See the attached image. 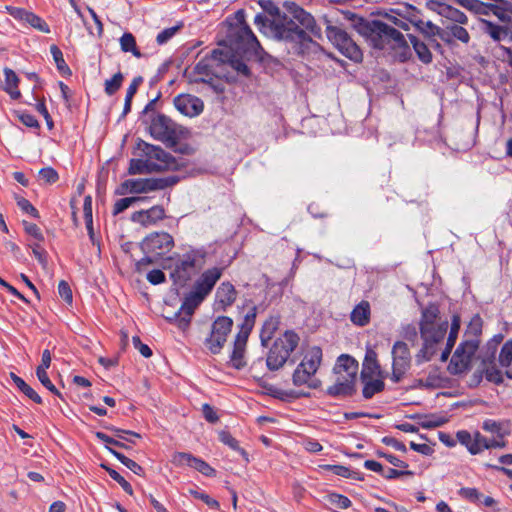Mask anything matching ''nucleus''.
Returning a JSON list of instances; mask_svg holds the SVG:
<instances>
[{
    "mask_svg": "<svg viewBox=\"0 0 512 512\" xmlns=\"http://www.w3.org/2000/svg\"><path fill=\"white\" fill-rule=\"evenodd\" d=\"M456 438L472 455H477L489 449L488 438L479 431L472 434L467 430H460L456 433Z\"/></svg>",
    "mask_w": 512,
    "mask_h": 512,
    "instance_id": "aec40b11",
    "label": "nucleus"
},
{
    "mask_svg": "<svg viewBox=\"0 0 512 512\" xmlns=\"http://www.w3.org/2000/svg\"><path fill=\"white\" fill-rule=\"evenodd\" d=\"M223 274V268L213 267L204 271L198 280L195 282L193 290L199 296L205 298L214 288L217 281Z\"/></svg>",
    "mask_w": 512,
    "mask_h": 512,
    "instance_id": "4be33fe9",
    "label": "nucleus"
},
{
    "mask_svg": "<svg viewBox=\"0 0 512 512\" xmlns=\"http://www.w3.org/2000/svg\"><path fill=\"white\" fill-rule=\"evenodd\" d=\"M58 294L68 305L73 303V294L70 285L65 280H61L58 284Z\"/></svg>",
    "mask_w": 512,
    "mask_h": 512,
    "instance_id": "e2e57ef3",
    "label": "nucleus"
},
{
    "mask_svg": "<svg viewBox=\"0 0 512 512\" xmlns=\"http://www.w3.org/2000/svg\"><path fill=\"white\" fill-rule=\"evenodd\" d=\"M182 26V24H179L173 27L165 28L160 33H158L156 42L159 45L167 43L182 28Z\"/></svg>",
    "mask_w": 512,
    "mask_h": 512,
    "instance_id": "680f3d73",
    "label": "nucleus"
},
{
    "mask_svg": "<svg viewBox=\"0 0 512 512\" xmlns=\"http://www.w3.org/2000/svg\"><path fill=\"white\" fill-rule=\"evenodd\" d=\"M149 133L167 147L176 146L183 136V129L171 118L164 114H154L149 123Z\"/></svg>",
    "mask_w": 512,
    "mask_h": 512,
    "instance_id": "423d86ee",
    "label": "nucleus"
},
{
    "mask_svg": "<svg viewBox=\"0 0 512 512\" xmlns=\"http://www.w3.org/2000/svg\"><path fill=\"white\" fill-rule=\"evenodd\" d=\"M238 292L234 285L228 281L222 282L216 290V304L218 308L226 310L237 299Z\"/></svg>",
    "mask_w": 512,
    "mask_h": 512,
    "instance_id": "b1692460",
    "label": "nucleus"
},
{
    "mask_svg": "<svg viewBox=\"0 0 512 512\" xmlns=\"http://www.w3.org/2000/svg\"><path fill=\"white\" fill-rule=\"evenodd\" d=\"M38 175L39 179L46 184H54L59 179L58 172L52 167H45L40 169Z\"/></svg>",
    "mask_w": 512,
    "mask_h": 512,
    "instance_id": "052dcab7",
    "label": "nucleus"
},
{
    "mask_svg": "<svg viewBox=\"0 0 512 512\" xmlns=\"http://www.w3.org/2000/svg\"><path fill=\"white\" fill-rule=\"evenodd\" d=\"M354 27L372 48L385 51L400 62L410 58V47L404 35L395 27L381 20L364 18H359Z\"/></svg>",
    "mask_w": 512,
    "mask_h": 512,
    "instance_id": "f03ea898",
    "label": "nucleus"
},
{
    "mask_svg": "<svg viewBox=\"0 0 512 512\" xmlns=\"http://www.w3.org/2000/svg\"><path fill=\"white\" fill-rule=\"evenodd\" d=\"M166 217L165 209L161 205H155L147 210L136 211L131 220L141 226L148 227L157 224Z\"/></svg>",
    "mask_w": 512,
    "mask_h": 512,
    "instance_id": "5701e85b",
    "label": "nucleus"
},
{
    "mask_svg": "<svg viewBox=\"0 0 512 512\" xmlns=\"http://www.w3.org/2000/svg\"><path fill=\"white\" fill-rule=\"evenodd\" d=\"M327 38L337 50L354 62H361L363 53L351 36L338 26H328L326 29Z\"/></svg>",
    "mask_w": 512,
    "mask_h": 512,
    "instance_id": "9b49d317",
    "label": "nucleus"
},
{
    "mask_svg": "<svg viewBox=\"0 0 512 512\" xmlns=\"http://www.w3.org/2000/svg\"><path fill=\"white\" fill-rule=\"evenodd\" d=\"M364 383L362 394L365 399H371L375 394L384 390L385 383L382 379L367 378Z\"/></svg>",
    "mask_w": 512,
    "mask_h": 512,
    "instance_id": "4c0bfd02",
    "label": "nucleus"
},
{
    "mask_svg": "<svg viewBox=\"0 0 512 512\" xmlns=\"http://www.w3.org/2000/svg\"><path fill=\"white\" fill-rule=\"evenodd\" d=\"M473 330L471 337L465 334L466 338L458 345L449 364L451 374H461L470 369L472 359L479 348L481 334V320L478 317L470 323Z\"/></svg>",
    "mask_w": 512,
    "mask_h": 512,
    "instance_id": "7ed1b4c3",
    "label": "nucleus"
},
{
    "mask_svg": "<svg viewBox=\"0 0 512 512\" xmlns=\"http://www.w3.org/2000/svg\"><path fill=\"white\" fill-rule=\"evenodd\" d=\"M459 494L463 498H465L473 503H478L482 499V494L476 488H469V487L461 488L459 491Z\"/></svg>",
    "mask_w": 512,
    "mask_h": 512,
    "instance_id": "0e129e2a",
    "label": "nucleus"
},
{
    "mask_svg": "<svg viewBox=\"0 0 512 512\" xmlns=\"http://www.w3.org/2000/svg\"><path fill=\"white\" fill-rule=\"evenodd\" d=\"M392 377L391 379L398 383L410 367L411 355L408 345L403 341H397L392 348Z\"/></svg>",
    "mask_w": 512,
    "mask_h": 512,
    "instance_id": "f3484780",
    "label": "nucleus"
},
{
    "mask_svg": "<svg viewBox=\"0 0 512 512\" xmlns=\"http://www.w3.org/2000/svg\"><path fill=\"white\" fill-rule=\"evenodd\" d=\"M327 499L329 501V503H331L332 505H335L336 507L340 508V509H347L351 506L352 502L351 500L342 495V494H338V493H331L327 496Z\"/></svg>",
    "mask_w": 512,
    "mask_h": 512,
    "instance_id": "bf43d9fd",
    "label": "nucleus"
},
{
    "mask_svg": "<svg viewBox=\"0 0 512 512\" xmlns=\"http://www.w3.org/2000/svg\"><path fill=\"white\" fill-rule=\"evenodd\" d=\"M137 148L141 151V157H144L148 162H152V164L159 166L157 167L156 172L179 169V164L176 159L160 146L152 145L140 140L137 144Z\"/></svg>",
    "mask_w": 512,
    "mask_h": 512,
    "instance_id": "f8f14e48",
    "label": "nucleus"
},
{
    "mask_svg": "<svg viewBox=\"0 0 512 512\" xmlns=\"http://www.w3.org/2000/svg\"><path fill=\"white\" fill-rule=\"evenodd\" d=\"M408 37L419 60L425 64L431 63L432 53L427 45L412 34H409Z\"/></svg>",
    "mask_w": 512,
    "mask_h": 512,
    "instance_id": "e433bc0d",
    "label": "nucleus"
},
{
    "mask_svg": "<svg viewBox=\"0 0 512 512\" xmlns=\"http://www.w3.org/2000/svg\"><path fill=\"white\" fill-rule=\"evenodd\" d=\"M322 349L319 346H312L304 355L302 361L297 365L292 375L295 386L308 385L316 388V384L310 383L312 377L317 373L322 362Z\"/></svg>",
    "mask_w": 512,
    "mask_h": 512,
    "instance_id": "6e6552de",
    "label": "nucleus"
},
{
    "mask_svg": "<svg viewBox=\"0 0 512 512\" xmlns=\"http://www.w3.org/2000/svg\"><path fill=\"white\" fill-rule=\"evenodd\" d=\"M124 76L121 72H117L111 79L105 81V93L109 96L114 95L121 87Z\"/></svg>",
    "mask_w": 512,
    "mask_h": 512,
    "instance_id": "3c124183",
    "label": "nucleus"
},
{
    "mask_svg": "<svg viewBox=\"0 0 512 512\" xmlns=\"http://www.w3.org/2000/svg\"><path fill=\"white\" fill-rule=\"evenodd\" d=\"M172 463L179 467H182V466L192 467L207 477H213L216 475V470L213 467H211L204 460L197 458L190 453H186V452L174 453L172 456Z\"/></svg>",
    "mask_w": 512,
    "mask_h": 512,
    "instance_id": "a211bd4d",
    "label": "nucleus"
},
{
    "mask_svg": "<svg viewBox=\"0 0 512 512\" xmlns=\"http://www.w3.org/2000/svg\"><path fill=\"white\" fill-rule=\"evenodd\" d=\"M356 392V387H352L349 383L334 381L332 385L327 387L326 394L334 398L350 397Z\"/></svg>",
    "mask_w": 512,
    "mask_h": 512,
    "instance_id": "72a5a7b5",
    "label": "nucleus"
},
{
    "mask_svg": "<svg viewBox=\"0 0 512 512\" xmlns=\"http://www.w3.org/2000/svg\"><path fill=\"white\" fill-rule=\"evenodd\" d=\"M101 467L107 471L109 476L113 480H115L126 493H128L129 495L133 494V488L130 485V483L126 481L125 478L121 476L116 470H114L113 468L109 467L106 464H101Z\"/></svg>",
    "mask_w": 512,
    "mask_h": 512,
    "instance_id": "09e8293b",
    "label": "nucleus"
},
{
    "mask_svg": "<svg viewBox=\"0 0 512 512\" xmlns=\"http://www.w3.org/2000/svg\"><path fill=\"white\" fill-rule=\"evenodd\" d=\"M233 70H235L238 74L249 77L250 69L247 64L240 58L233 57L228 60L227 63Z\"/></svg>",
    "mask_w": 512,
    "mask_h": 512,
    "instance_id": "13d9d810",
    "label": "nucleus"
},
{
    "mask_svg": "<svg viewBox=\"0 0 512 512\" xmlns=\"http://www.w3.org/2000/svg\"><path fill=\"white\" fill-rule=\"evenodd\" d=\"M202 413L205 420L209 423H216L219 420L217 412L208 403L202 405Z\"/></svg>",
    "mask_w": 512,
    "mask_h": 512,
    "instance_id": "774afa93",
    "label": "nucleus"
},
{
    "mask_svg": "<svg viewBox=\"0 0 512 512\" xmlns=\"http://www.w3.org/2000/svg\"><path fill=\"white\" fill-rule=\"evenodd\" d=\"M50 52L52 54L53 60L59 72H61L62 74L70 75L71 70L64 60V56L61 49L57 45H52L50 47Z\"/></svg>",
    "mask_w": 512,
    "mask_h": 512,
    "instance_id": "c03bdc74",
    "label": "nucleus"
},
{
    "mask_svg": "<svg viewBox=\"0 0 512 512\" xmlns=\"http://www.w3.org/2000/svg\"><path fill=\"white\" fill-rule=\"evenodd\" d=\"M222 55V51L213 50L210 58H203L195 65L194 73L200 76V78L197 79V81L206 82V77L216 75L211 62L215 60L224 61L221 58Z\"/></svg>",
    "mask_w": 512,
    "mask_h": 512,
    "instance_id": "393cba45",
    "label": "nucleus"
},
{
    "mask_svg": "<svg viewBox=\"0 0 512 512\" xmlns=\"http://www.w3.org/2000/svg\"><path fill=\"white\" fill-rule=\"evenodd\" d=\"M261 7L276 18L270 22L274 37L291 45L297 55L316 54L321 46L313 39H321L322 31L315 18L295 3L288 6L289 15H281L279 7L272 1L260 2Z\"/></svg>",
    "mask_w": 512,
    "mask_h": 512,
    "instance_id": "f257e3e1",
    "label": "nucleus"
},
{
    "mask_svg": "<svg viewBox=\"0 0 512 512\" xmlns=\"http://www.w3.org/2000/svg\"><path fill=\"white\" fill-rule=\"evenodd\" d=\"M498 362L501 367L511 369V363H512V340L506 341L500 350Z\"/></svg>",
    "mask_w": 512,
    "mask_h": 512,
    "instance_id": "49530a36",
    "label": "nucleus"
},
{
    "mask_svg": "<svg viewBox=\"0 0 512 512\" xmlns=\"http://www.w3.org/2000/svg\"><path fill=\"white\" fill-rule=\"evenodd\" d=\"M419 418H423L424 420L420 422L422 428L431 429L442 426L446 423V419L443 417H438L435 415H425L418 416Z\"/></svg>",
    "mask_w": 512,
    "mask_h": 512,
    "instance_id": "6e6d98bb",
    "label": "nucleus"
},
{
    "mask_svg": "<svg viewBox=\"0 0 512 512\" xmlns=\"http://www.w3.org/2000/svg\"><path fill=\"white\" fill-rule=\"evenodd\" d=\"M202 296H199L194 290L187 295L180 307V309L174 313L172 317H166L170 322L175 323L179 329L185 331L191 322V317L197 308V306L204 300Z\"/></svg>",
    "mask_w": 512,
    "mask_h": 512,
    "instance_id": "2eb2a0df",
    "label": "nucleus"
},
{
    "mask_svg": "<svg viewBox=\"0 0 512 512\" xmlns=\"http://www.w3.org/2000/svg\"><path fill=\"white\" fill-rule=\"evenodd\" d=\"M120 46L123 52H131L135 57H141V52L137 49L133 34L129 32L124 33L120 38Z\"/></svg>",
    "mask_w": 512,
    "mask_h": 512,
    "instance_id": "79ce46f5",
    "label": "nucleus"
},
{
    "mask_svg": "<svg viewBox=\"0 0 512 512\" xmlns=\"http://www.w3.org/2000/svg\"><path fill=\"white\" fill-rule=\"evenodd\" d=\"M448 329V322L444 321L436 326L420 330L423 345L416 355L417 363L430 361L437 352V345L443 341Z\"/></svg>",
    "mask_w": 512,
    "mask_h": 512,
    "instance_id": "9d476101",
    "label": "nucleus"
},
{
    "mask_svg": "<svg viewBox=\"0 0 512 512\" xmlns=\"http://www.w3.org/2000/svg\"><path fill=\"white\" fill-rule=\"evenodd\" d=\"M238 39L245 43L247 50L256 51L260 48V43L257 37L247 24L240 27L238 31Z\"/></svg>",
    "mask_w": 512,
    "mask_h": 512,
    "instance_id": "f704fd0d",
    "label": "nucleus"
},
{
    "mask_svg": "<svg viewBox=\"0 0 512 512\" xmlns=\"http://www.w3.org/2000/svg\"><path fill=\"white\" fill-rule=\"evenodd\" d=\"M381 369L377 360V353L369 348L366 351L364 360H363V368L361 371V379L365 380L367 378H372L374 376H380Z\"/></svg>",
    "mask_w": 512,
    "mask_h": 512,
    "instance_id": "bb28decb",
    "label": "nucleus"
},
{
    "mask_svg": "<svg viewBox=\"0 0 512 512\" xmlns=\"http://www.w3.org/2000/svg\"><path fill=\"white\" fill-rule=\"evenodd\" d=\"M350 320L358 326H365L370 321V304L368 301H361L354 307L350 314Z\"/></svg>",
    "mask_w": 512,
    "mask_h": 512,
    "instance_id": "c756f323",
    "label": "nucleus"
},
{
    "mask_svg": "<svg viewBox=\"0 0 512 512\" xmlns=\"http://www.w3.org/2000/svg\"><path fill=\"white\" fill-rule=\"evenodd\" d=\"M460 324H461L460 316L453 315L449 335L447 338V343H448V346H450V347H454V345H455V342L457 340L458 333L460 330Z\"/></svg>",
    "mask_w": 512,
    "mask_h": 512,
    "instance_id": "4d7b16f0",
    "label": "nucleus"
},
{
    "mask_svg": "<svg viewBox=\"0 0 512 512\" xmlns=\"http://www.w3.org/2000/svg\"><path fill=\"white\" fill-rule=\"evenodd\" d=\"M489 15L495 16L501 24L510 26L512 23V3L506 0H500L494 4L491 3Z\"/></svg>",
    "mask_w": 512,
    "mask_h": 512,
    "instance_id": "cd10ccee",
    "label": "nucleus"
},
{
    "mask_svg": "<svg viewBox=\"0 0 512 512\" xmlns=\"http://www.w3.org/2000/svg\"><path fill=\"white\" fill-rule=\"evenodd\" d=\"M5 76V91L10 94L13 99L20 97V91L18 90L19 78L17 74L10 68H4Z\"/></svg>",
    "mask_w": 512,
    "mask_h": 512,
    "instance_id": "c9c22d12",
    "label": "nucleus"
},
{
    "mask_svg": "<svg viewBox=\"0 0 512 512\" xmlns=\"http://www.w3.org/2000/svg\"><path fill=\"white\" fill-rule=\"evenodd\" d=\"M480 29L488 35L494 42L507 41L512 42V27L505 24H499L490 19L480 18Z\"/></svg>",
    "mask_w": 512,
    "mask_h": 512,
    "instance_id": "6ab92c4d",
    "label": "nucleus"
},
{
    "mask_svg": "<svg viewBox=\"0 0 512 512\" xmlns=\"http://www.w3.org/2000/svg\"><path fill=\"white\" fill-rule=\"evenodd\" d=\"M497 343L493 344V351L491 353L490 358H486L482 360L483 365V373L487 381L494 383L496 385H500L503 383V375L500 369H498L494 363V355L496 351Z\"/></svg>",
    "mask_w": 512,
    "mask_h": 512,
    "instance_id": "a878e982",
    "label": "nucleus"
},
{
    "mask_svg": "<svg viewBox=\"0 0 512 512\" xmlns=\"http://www.w3.org/2000/svg\"><path fill=\"white\" fill-rule=\"evenodd\" d=\"M417 29L427 36L439 35L442 40L448 41L444 34L440 33V28L433 24L431 21L419 20L415 23Z\"/></svg>",
    "mask_w": 512,
    "mask_h": 512,
    "instance_id": "a18cd8bd",
    "label": "nucleus"
},
{
    "mask_svg": "<svg viewBox=\"0 0 512 512\" xmlns=\"http://www.w3.org/2000/svg\"><path fill=\"white\" fill-rule=\"evenodd\" d=\"M157 167L158 166L152 164V162H148V160L144 157L133 158L129 162L128 174L137 175L153 173L157 171Z\"/></svg>",
    "mask_w": 512,
    "mask_h": 512,
    "instance_id": "7c9ffc66",
    "label": "nucleus"
},
{
    "mask_svg": "<svg viewBox=\"0 0 512 512\" xmlns=\"http://www.w3.org/2000/svg\"><path fill=\"white\" fill-rule=\"evenodd\" d=\"M442 16L453 21V24H466L468 22L467 16L462 11L450 5L444 8Z\"/></svg>",
    "mask_w": 512,
    "mask_h": 512,
    "instance_id": "8fccbe9b",
    "label": "nucleus"
},
{
    "mask_svg": "<svg viewBox=\"0 0 512 512\" xmlns=\"http://www.w3.org/2000/svg\"><path fill=\"white\" fill-rule=\"evenodd\" d=\"M278 325L279 320L274 317H271L264 322L260 332V340L262 346H268V342L272 339L274 333L278 329Z\"/></svg>",
    "mask_w": 512,
    "mask_h": 512,
    "instance_id": "58836bf2",
    "label": "nucleus"
},
{
    "mask_svg": "<svg viewBox=\"0 0 512 512\" xmlns=\"http://www.w3.org/2000/svg\"><path fill=\"white\" fill-rule=\"evenodd\" d=\"M36 375L40 383L51 393L56 395L57 397L63 399L61 392L55 387V385L51 382L47 371H36Z\"/></svg>",
    "mask_w": 512,
    "mask_h": 512,
    "instance_id": "5fc2aeb1",
    "label": "nucleus"
},
{
    "mask_svg": "<svg viewBox=\"0 0 512 512\" xmlns=\"http://www.w3.org/2000/svg\"><path fill=\"white\" fill-rule=\"evenodd\" d=\"M144 197H125L118 199L113 207V215H118L129 208L133 203L143 201Z\"/></svg>",
    "mask_w": 512,
    "mask_h": 512,
    "instance_id": "864d4df0",
    "label": "nucleus"
},
{
    "mask_svg": "<svg viewBox=\"0 0 512 512\" xmlns=\"http://www.w3.org/2000/svg\"><path fill=\"white\" fill-rule=\"evenodd\" d=\"M204 258L205 252L202 250L190 249L184 253L176 260L170 273L173 283L180 287L185 286L201 270Z\"/></svg>",
    "mask_w": 512,
    "mask_h": 512,
    "instance_id": "20e7f679",
    "label": "nucleus"
},
{
    "mask_svg": "<svg viewBox=\"0 0 512 512\" xmlns=\"http://www.w3.org/2000/svg\"><path fill=\"white\" fill-rule=\"evenodd\" d=\"M219 440L229 446L231 449L239 452L243 458L248 461L247 452L239 446V442L230 434V432L222 430L219 432Z\"/></svg>",
    "mask_w": 512,
    "mask_h": 512,
    "instance_id": "37998d69",
    "label": "nucleus"
},
{
    "mask_svg": "<svg viewBox=\"0 0 512 512\" xmlns=\"http://www.w3.org/2000/svg\"><path fill=\"white\" fill-rule=\"evenodd\" d=\"M25 23L29 24L31 27L39 30L43 33H50L49 25L38 15L29 11L27 18H25Z\"/></svg>",
    "mask_w": 512,
    "mask_h": 512,
    "instance_id": "603ef678",
    "label": "nucleus"
},
{
    "mask_svg": "<svg viewBox=\"0 0 512 512\" xmlns=\"http://www.w3.org/2000/svg\"><path fill=\"white\" fill-rule=\"evenodd\" d=\"M175 108L183 115L196 117L203 112V101L191 94H180L173 100Z\"/></svg>",
    "mask_w": 512,
    "mask_h": 512,
    "instance_id": "412c9836",
    "label": "nucleus"
},
{
    "mask_svg": "<svg viewBox=\"0 0 512 512\" xmlns=\"http://www.w3.org/2000/svg\"><path fill=\"white\" fill-rule=\"evenodd\" d=\"M439 308L435 304H429L426 308L422 310L421 319H420V330L427 329L432 326H436L439 323H436V320L439 317Z\"/></svg>",
    "mask_w": 512,
    "mask_h": 512,
    "instance_id": "2f4dec72",
    "label": "nucleus"
},
{
    "mask_svg": "<svg viewBox=\"0 0 512 512\" xmlns=\"http://www.w3.org/2000/svg\"><path fill=\"white\" fill-rule=\"evenodd\" d=\"M299 341L298 334L292 330H286L281 336L276 338L266 358L268 369L277 371L282 368L289 360L292 352L298 347Z\"/></svg>",
    "mask_w": 512,
    "mask_h": 512,
    "instance_id": "39448f33",
    "label": "nucleus"
},
{
    "mask_svg": "<svg viewBox=\"0 0 512 512\" xmlns=\"http://www.w3.org/2000/svg\"><path fill=\"white\" fill-rule=\"evenodd\" d=\"M17 205L19 206V208H20L23 212H25V213H27V214L31 215V216H32V217H34V218H39V212H38V210H37V209H36V208H35V207L30 203V201H29V200H27L26 198H23V197L19 198V199L17 200Z\"/></svg>",
    "mask_w": 512,
    "mask_h": 512,
    "instance_id": "69168bd1",
    "label": "nucleus"
},
{
    "mask_svg": "<svg viewBox=\"0 0 512 512\" xmlns=\"http://www.w3.org/2000/svg\"><path fill=\"white\" fill-rule=\"evenodd\" d=\"M447 32L443 33L453 36L455 39L467 44L470 41V35L468 31L460 26L459 24H451L446 26Z\"/></svg>",
    "mask_w": 512,
    "mask_h": 512,
    "instance_id": "de8ad7c7",
    "label": "nucleus"
},
{
    "mask_svg": "<svg viewBox=\"0 0 512 512\" xmlns=\"http://www.w3.org/2000/svg\"><path fill=\"white\" fill-rule=\"evenodd\" d=\"M108 451L116 458L118 459L123 465H125L129 470H131L136 475H143L144 469L136 463L134 460L126 457L124 454L118 452L117 450L107 447Z\"/></svg>",
    "mask_w": 512,
    "mask_h": 512,
    "instance_id": "a19ab883",
    "label": "nucleus"
},
{
    "mask_svg": "<svg viewBox=\"0 0 512 512\" xmlns=\"http://www.w3.org/2000/svg\"><path fill=\"white\" fill-rule=\"evenodd\" d=\"M233 327V320L227 316L217 317L211 326L210 335L205 339V345L212 354H219L227 341Z\"/></svg>",
    "mask_w": 512,
    "mask_h": 512,
    "instance_id": "ddd939ff",
    "label": "nucleus"
},
{
    "mask_svg": "<svg viewBox=\"0 0 512 512\" xmlns=\"http://www.w3.org/2000/svg\"><path fill=\"white\" fill-rule=\"evenodd\" d=\"M11 378L17 388L25 394L29 399L34 401L37 404H42V398L38 395V393L29 386L21 377L17 376L14 373H11Z\"/></svg>",
    "mask_w": 512,
    "mask_h": 512,
    "instance_id": "ea45409f",
    "label": "nucleus"
},
{
    "mask_svg": "<svg viewBox=\"0 0 512 512\" xmlns=\"http://www.w3.org/2000/svg\"><path fill=\"white\" fill-rule=\"evenodd\" d=\"M321 468L325 471H329V472L333 473L334 475H337V476H340L343 478L360 480V481H362L364 479L361 472L351 470L349 467H346L343 465L326 464V465H322Z\"/></svg>",
    "mask_w": 512,
    "mask_h": 512,
    "instance_id": "473e14b6",
    "label": "nucleus"
},
{
    "mask_svg": "<svg viewBox=\"0 0 512 512\" xmlns=\"http://www.w3.org/2000/svg\"><path fill=\"white\" fill-rule=\"evenodd\" d=\"M180 181V177L170 175L161 178H145V179H127L120 184L116 193L118 195L141 194L156 190H163L176 185Z\"/></svg>",
    "mask_w": 512,
    "mask_h": 512,
    "instance_id": "0eeeda50",
    "label": "nucleus"
},
{
    "mask_svg": "<svg viewBox=\"0 0 512 512\" xmlns=\"http://www.w3.org/2000/svg\"><path fill=\"white\" fill-rule=\"evenodd\" d=\"M132 343H133L135 349H137L140 352V354L142 356H144L145 358H149L152 356L151 348L148 345L142 343L139 336H133Z\"/></svg>",
    "mask_w": 512,
    "mask_h": 512,
    "instance_id": "338daca9",
    "label": "nucleus"
},
{
    "mask_svg": "<svg viewBox=\"0 0 512 512\" xmlns=\"http://www.w3.org/2000/svg\"><path fill=\"white\" fill-rule=\"evenodd\" d=\"M173 247V237L164 231L152 232L140 243V248L144 254H151L156 258H161L170 252Z\"/></svg>",
    "mask_w": 512,
    "mask_h": 512,
    "instance_id": "4468645a",
    "label": "nucleus"
},
{
    "mask_svg": "<svg viewBox=\"0 0 512 512\" xmlns=\"http://www.w3.org/2000/svg\"><path fill=\"white\" fill-rule=\"evenodd\" d=\"M481 427L485 432L493 435V438H488L489 449L507 446L505 438L510 434L509 420L485 419Z\"/></svg>",
    "mask_w": 512,
    "mask_h": 512,
    "instance_id": "dca6fc26",
    "label": "nucleus"
},
{
    "mask_svg": "<svg viewBox=\"0 0 512 512\" xmlns=\"http://www.w3.org/2000/svg\"><path fill=\"white\" fill-rule=\"evenodd\" d=\"M255 319L256 307H253L245 315L244 320L240 326V330L235 337L233 351L230 355L229 363L233 368L237 370L243 369L247 364L245 360V349L248 337L255 325Z\"/></svg>",
    "mask_w": 512,
    "mask_h": 512,
    "instance_id": "1a4fd4ad",
    "label": "nucleus"
},
{
    "mask_svg": "<svg viewBox=\"0 0 512 512\" xmlns=\"http://www.w3.org/2000/svg\"><path fill=\"white\" fill-rule=\"evenodd\" d=\"M347 373L349 375L357 376L358 362L348 354H342L337 358L333 368V373Z\"/></svg>",
    "mask_w": 512,
    "mask_h": 512,
    "instance_id": "c85d7f7f",
    "label": "nucleus"
}]
</instances>
